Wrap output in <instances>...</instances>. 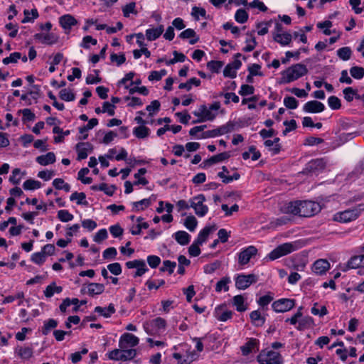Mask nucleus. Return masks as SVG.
Listing matches in <instances>:
<instances>
[{
	"instance_id": "f257e3e1",
	"label": "nucleus",
	"mask_w": 364,
	"mask_h": 364,
	"mask_svg": "<svg viewBox=\"0 0 364 364\" xmlns=\"http://www.w3.org/2000/svg\"><path fill=\"white\" fill-rule=\"evenodd\" d=\"M307 73L308 69L305 65L302 63L294 64L282 72L280 83H290L306 75Z\"/></svg>"
},
{
	"instance_id": "f03ea898",
	"label": "nucleus",
	"mask_w": 364,
	"mask_h": 364,
	"mask_svg": "<svg viewBox=\"0 0 364 364\" xmlns=\"http://www.w3.org/2000/svg\"><path fill=\"white\" fill-rule=\"evenodd\" d=\"M220 108L219 102H215L208 107L205 105L200 106L198 110L193 112L197 117L196 120L193 121V124L200 123L206 121H213L218 115V110Z\"/></svg>"
},
{
	"instance_id": "7ed1b4c3",
	"label": "nucleus",
	"mask_w": 364,
	"mask_h": 364,
	"mask_svg": "<svg viewBox=\"0 0 364 364\" xmlns=\"http://www.w3.org/2000/svg\"><path fill=\"white\" fill-rule=\"evenodd\" d=\"M145 332L150 336H160L166 328V321L161 317H157L143 324Z\"/></svg>"
},
{
	"instance_id": "20e7f679",
	"label": "nucleus",
	"mask_w": 364,
	"mask_h": 364,
	"mask_svg": "<svg viewBox=\"0 0 364 364\" xmlns=\"http://www.w3.org/2000/svg\"><path fill=\"white\" fill-rule=\"evenodd\" d=\"M363 210H364V204H359L353 208L336 213L333 219L341 223H349L358 218Z\"/></svg>"
},
{
	"instance_id": "39448f33",
	"label": "nucleus",
	"mask_w": 364,
	"mask_h": 364,
	"mask_svg": "<svg viewBox=\"0 0 364 364\" xmlns=\"http://www.w3.org/2000/svg\"><path fill=\"white\" fill-rule=\"evenodd\" d=\"M257 361L259 364H283L282 355L274 350H262L257 356Z\"/></svg>"
},
{
	"instance_id": "423d86ee",
	"label": "nucleus",
	"mask_w": 364,
	"mask_h": 364,
	"mask_svg": "<svg viewBox=\"0 0 364 364\" xmlns=\"http://www.w3.org/2000/svg\"><path fill=\"white\" fill-rule=\"evenodd\" d=\"M326 164L327 162L323 158L312 159L306 164L302 171V173L306 175H318L326 168Z\"/></svg>"
},
{
	"instance_id": "0eeeda50",
	"label": "nucleus",
	"mask_w": 364,
	"mask_h": 364,
	"mask_svg": "<svg viewBox=\"0 0 364 364\" xmlns=\"http://www.w3.org/2000/svg\"><path fill=\"white\" fill-rule=\"evenodd\" d=\"M321 209L319 203L316 202L311 200L300 202L299 215L301 217H311L319 213Z\"/></svg>"
},
{
	"instance_id": "6e6552de",
	"label": "nucleus",
	"mask_w": 364,
	"mask_h": 364,
	"mask_svg": "<svg viewBox=\"0 0 364 364\" xmlns=\"http://www.w3.org/2000/svg\"><path fill=\"white\" fill-rule=\"evenodd\" d=\"M296 250L295 244L287 242L279 245L273 250L268 255L271 260H274L282 256L287 255Z\"/></svg>"
},
{
	"instance_id": "1a4fd4ad",
	"label": "nucleus",
	"mask_w": 364,
	"mask_h": 364,
	"mask_svg": "<svg viewBox=\"0 0 364 364\" xmlns=\"http://www.w3.org/2000/svg\"><path fill=\"white\" fill-rule=\"evenodd\" d=\"M205 200V198L203 194H199L190 200L191 207L199 217H203L208 211V206L203 204Z\"/></svg>"
},
{
	"instance_id": "9d476101",
	"label": "nucleus",
	"mask_w": 364,
	"mask_h": 364,
	"mask_svg": "<svg viewBox=\"0 0 364 364\" xmlns=\"http://www.w3.org/2000/svg\"><path fill=\"white\" fill-rule=\"evenodd\" d=\"M235 124L232 122H228L226 124L220 126L217 129L208 130L203 133L200 138H213L218 136H221L233 131Z\"/></svg>"
},
{
	"instance_id": "9b49d317",
	"label": "nucleus",
	"mask_w": 364,
	"mask_h": 364,
	"mask_svg": "<svg viewBox=\"0 0 364 364\" xmlns=\"http://www.w3.org/2000/svg\"><path fill=\"white\" fill-rule=\"evenodd\" d=\"M242 56L241 53H236L235 55V60L233 62L228 63L223 70V75L226 77L235 78L237 76V70L240 68L242 65L241 61L239 58Z\"/></svg>"
},
{
	"instance_id": "f8f14e48",
	"label": "nucleus",
	"mask_w": 364,
	"mask_h": 364,
	"mask_svg": "<svg viewBox=\"0 0 364 364\" xmlns=\"http://www.w3.org/2000/svg\"><path fill=\"white\" fill-rule=\"evenodd\" d=\"M257 281V276L254 274L247 275L240 274L235 279V287L239 289H246L251 284L256 283Z\"/></svg>"
},
{
	"instance_id": "ddd939ff",
	"label": "nucleus",
	"mask_w": 364,
	"mask_h": 364,
	"mask_svg": "<svg viewBox=\"0 0 364 364\" xmlns=\"http://www.w3.org/2000/svg\"><path fill=\"white\" fill-rule=\"evenodd\" d=\"M257 254V249L253 246L250 245L243 250L238 255V263L240 265L247 264L250 259L255 257Z\"/></svg>"
},
{
	"instance_id": "4468645a",
	"label": "nucleus",
	"mask_w": 364,
	"mask_h": 364,
	"mask_svg": "<svg viewBox=\"0 0 364 364\" xmlns=\"http://www.w3.org/2000/svg\"><path fill=\"white\" fill-rule=\"evenodd\" d=\"M138 337L130 333H123L119 341V347L122 349L129 347H135L139 344Z\"/></svg>"
},
{
	"instance_id": "2eb2a0df",
	"label": "nucleus",
	"mask_w": 364,
	"mask_h": 364,
	"mask_svg": "<svg viewBox=\"0 0 364 364\" xmlns=\"http://www.w3.org/2000/svg\"><path fill=\"white\" fill-rule=\"evenodd\" d=\"M295 301L290 299H281L275 301L272 307L276 312H286L294 308Z\"/></svg>"
},
{
	"instance_id": "dca6fc26",
	"label": "nucleus",
	"mask_w": 364,
	"mask_h": 364,
	"mask_svg": "<svg viewBox=\"0 0 364 364\" xmlns=\"http://www.w3.org/2000/svg\"><path fill=\"white\" fill-rule=\"evenodd\" d=\"M77 152V159L82 160L87 157L88 153L92 152L93 146L89 142H79L75 146Z\"/></svg>"
},
{
	"instance_id": "f3484780",
	"label": "nucleus",
	"mask_w": 364,
	"mask_h": 364,
	"mask_svg": "<svg viewBox=\"0 0 364 364\" xmlns=\"http://www.w3.org/2000/svg\"><path fill=\"white\" fill-rule=\"evenodd\" d=\"M324 109L325 105L316 100L309 101L303 107V110L307 113H320Z\"/></svg>"
},
{
	"instance_id": "a211bd4d",
	"label": "nucleus",
	"mask_w": 364,
	"mask_h": 364,
	"mask_svg": "<svg viewBox=\"0 0 364 364\" xmlns=\"http://www.w3.org/2000/svg\"><path fill=\"white\" fill-rule=\"evenodd\" d=\"M34 38L36 40H38L43 44L47 45H53L56 43L58 41V38L54 33H38L34 35Z\"/></svg>"
},
{
	"instance_id": "6ab92c4d",
	"label": "nucleus",
	"mask_w": 364,
	"mask_h": 364,
	"mask_svg": "<svg viewBox=\"0 0 364 364\" xmlns=\"http://www.w3.org/2000/svg\"><path fill=\"white\" fill-rule=\"evenodd\" d=\"M330 268V263L328 260L324 259H319L316 260L313 266L312 270L316 274L322 275L326 272Z\"/></svg>"
},
{
	"instance_id": "aec40b11",
	"label": "nucleus",
	"mask_w": 364,
	"mask_h": 364,
	"mask_svg": "<svg viewBox=\"0 0 364 364\" xmlns=\"http://www.w3.org/2000/svg\"><path fill=\"white\" fill-rule=\"evenodd\" d=\"M255 349L259 350V341L256 338H250L249 341L240 347L241 352L243 355H247Z\"/></svg>"
},
{
	"instance_id": "412c9836",
	"label": "nucleus",
	"mask_w": 364,
	"mask_h": 364,
	"mask_svg": "<svg viewBox=\"0 0 364 364\" xmlns=\"http://www.w3.org/2000/svg\"><path fill=\"white\" fill-rule=\"evenodd\" d=\"M164 31V25H159L156 28H151L146 30V38L149 41L159 38Z\"/></svg>"
},
{
	"instance_id": "4be33fe9",
	"label": "nucleus",
	"mask_w": 364,
	"mask_h": 364,
	"mask_svg": "<svg viewBox=\"0 0 364 364\" xmlns=\"http://www.w3.org/2000/svg\"><path fill=\"white\" fill-rule=\"evenodd\" d=\"M59 23L65 30L70 31L72 26L77 24V20L70 14H65L60 17Z\"/></svg>"
},
{
	"instance_id": "5701e85b",
	"label": "nucleus",
	"mask_w": 364,
	"mask_h": 364,
	"mask_svg": "<svg viewBox=\"0 0 364 364\" xmlns=\"http://www.w3.org/2000/svg\"><path fill=\"white\" fill-rule=\"evenodd\" d=\"M223 306L216 307L215 309V314L218 321L225 322L232 317L233 312L229 310L223 311Z\"/></svg>"
},
{
	"instance_id": "b1692460",
	"label": "nucleus",
	"mask_w": 364,
	"mask_h": 364,
	"mask_svg": "<svg viewBox=\"0 0 364 364\" xmlns=\"http://www.w3.org/2000/svg\"><path fill=\"white\" fill-rule=\"evenodd\" d=\"M215 230V225L205 227L203 230H201L199 232L195 242H196L198 244L202 245L207 240L209 235Z\"/></svg>"
},
{
	"instance_id": "393cba45",
	"label": "nucleus",
	"mask_w": 364,
	"mask_h": 364,
	"mask_svg": "<svg viewBox=\"0 0 364 364\" xmlns=\"http://www.w3.org/2000/svg\"><path fill=\"white\" fill-rule=\"evenodd\" d=\"M16 353L23 360H28L33 355V348L31 346H20L16 348Z\"/></svg>"
},
{
	"instance_id": "a878e982",
	"label": "nucleus",
	"mask_w": 364,
	"mask_h": 364,
	"mask_svg": "<svg viewBox=\"0 0 364 364\" xmlns=\"http://www.w3.org/2000/svg\"><path fill=\"white\" fill-rule=\"evenodd\" d=\"M179 38L182 39L190 38L189 43L191 45H194L199 41V37L196 35V33L192 28H187L182 31L179 35Z\"/></svg>"
},
{
	"instance_id": "bb28decb",
	"label": "nucleus",
	"mask_w": 364,
	"mask_h": 364,
	"mask_svg": "<svg viewBox=\"0 0 364 364\" xmlns=\"http://www.w3.org/2000/svg\"><path fill=\"white\" fill-rule=\"evenodd\" d=\"M299 207H300V202H298V201L289 202V203L284 204L282 206V210L284 213L299 215Z\"/></svg>"
},
{
	"instance_id": "cd10ccee",
	"label": "nucleus",
	"mask_w": 364,
	"mask_h": 364,
	"mask_svg": "<svg viewBox=\"0 0 364 364\" xmlns=\"http://www.w3.org/2000/svg\"><path fill=\"white\" fill-rule=\"evenodd\" d=\"M230 157L229 152H223L217 155L211 156L210 159L205 161L203 163L205 166H211L213 164L222 162Z\"/></svg>"
},
{
	"instance_id": "c85d7f7f",
	"label": "nucleus",
	"mask_w": 364,
	"mask_h": 364,
	"mask_svg": "<svg viewBox=\"0 0 364 364\" xmlns=\"http://www.w3.org/2000/svg\"><path fill=\"white\" fill-rule=\"evenodd\" d=\"M98 124V119L97 118H92L88 121V123L86 125H84L79 128V132L80 134H82L83 136L82 137H80L79 139L80 140H85L87 138L88 134H87V132L90 129H92L95 126H97Z\"/></svg>"
},
{
	"instance_id": "c756f323",
	"label": "nucleus",
	"mask_w": 364,
	"mask_h": 364,
	"mask_svg": "<svg viewBox=\"0 0 364 364\" xmlns=\"http://www.w3.org/2000/svg\"><path fill=\"white\" fill-rule=\"evenodd\" d=\"M36 162L42 166H47L55 161V155L53 152H48L45 155L38 156Z\"/></svg>"
},
{
	"instance_id": "7c9ffc66",
	"label": "nucleus",
	"mask_w": 364,
	"mask_h": 364,
	"mask_svg": "<svg viewBox=\"0 0 364 364\" xmlns=\"http://www.w3.org/2000/svg\"><path fill=\"white\" fill-rule=\"evenodd\" d=\"M274 40L282 46H287L291 42L292 36L287 32L276 33L273 36Z\"/></svg>"
},
{
	"instance_id": "2f4dec72",
	"label": "nucleus",
	"mask_w": 364,
	"mask_h": 364,
	"mask_svg": "<svg viewBox=\"0 0 364 364\" xmlns=\"http://www.w3.org/2000/svg\"><path fill=\"white\" fill-rule=\"evenodd\" d=\"M104 291V284L100 283H90L88 284L87 292L90 296H94L95 295L101 294Z\"/></svg>"
},
{
	"instance_id": "473e14b6",
	"label": "nucleus",
	"mask_w": 364,
	"mask_h": 364,
	"mask_svg": "<svg viewBox=\"0 0 364 364\" xmlns=\"http://www.w3.org/2000/svg\"><path fill=\"white\" fill-rule=\"evenodd\" d=\"M174 238L181 245H186L191 240V235L186 231L179 230L174 233Z\"/></svg>"
},
{
	"instance_id": "72a5a7b5",
	"label": "nucleus",
	"mask_w": 364,
	"mask_h": 364,
	"mask_svg": "<svg viewBox=\"0 0 364 364\" xmlns=\"http://www.w3.org/2000/svg\"><path fill=\"white\" fill-rule=\"evenodd\" d=\"M250 317L252 324L255 326H262L265 322V318L258 311H253L250 313Z\"/></svg>"
},
{
	"instance_id": "f704fd0d",
	"label": "nucleus",
	"mask_w": 364,
	"mask_h": 364,
	"mask_svg": "<svg viewBox=\"0 0 364 364\" xmlns=\"http://www.w3.org/2000/svg\"><path fill=\"white\" fill-rule=\"evenodd\" d=\"M63 291V287L57 286L55 282H52L50 284L46 287L44 294L47 298L52 297L54 294H60Z\"/></svg>"
},
{
	"instance_id": "c9c22d12",
	"label": "nucleus",
	"mask_w": 364,
	"mask_h": 364,
	"mask_svg": "<svg viewBox=\"0 0 364 364\" xmlns=\"http://www.w3.org/2000/svg\"><path fill=\"white\" fill-rule=\"evenodd\" d=\"M95 311L103 316L105 318H109L115 312L114 306L113 304H109L107 308L97 306Z\"/></svg>"
},
{
	"instance_id": "e433bc0d",
	"label": "nucleus",
	"mask_w": 364,
	"mask_h": 364,
	"mask_svg": "<svg viewBox=\"0 0 364 364\" xmlns=\"http://www.w3.org/2000/svg\"><path fill=\"white\" fill-rule=\"evenodd\" d=\"M151 204V199L150 198H144L139 201L133 202V211L137 212L139 210H144L148 207H149Z\"/></svg>"
},
{
	"instance_id": "4c0bfd02",
	"label": "nucleus",
	"mask_w": 364,
	"mask_h": 364,
	"mask_svg": "<svg viewBox=\"0 0 364 364\" xmlns=\"http://www.w3.org/2000/svg\"><path fill=\"white\" fill-rule=\"evenodd\" d=\"M358 135V132L340 134L338 136L337 146H341V145L345 144L346 142L354 139Z\"/></svg>"
},
{
	"instance_id": "58836bf2",
	"label": "nucleus",
	"mask_w": 364,
	"mask_h": 364,
	"mask_svg": "<svg viewBox=\"0 0 364 364\" xmlns=\"http://www.w3.org/2000/svg\"><path fill=\"white\" fill-rule=\"evenodd\" d=\"M150 129L145 126H139L133 129L134 135L138 139H144L149 135Z\"/></svg>"
},
{
	"instance_id": "ea45409f",
	"label": "nucleus",
	"mask_w": 364,
	"mask_h": 364,
	"mask_svg": "<svg viewBox=\"0 0 364 364\" xmlns=\"http://www.w3.org/2000/svg\"><path fill=\"white\" fill-rule=\"evenodd\" d=\"M85 198H86V195L83 192L78 193V192L75 191V192L71 194V196H70V200L71 201L76 200L77 205H87L88 203L85 200Z\"/></svg>"
},
{
	"instance_id": "a19ab883",
	"label": "nucleus",
	"mask_w": 364,
	"mask_h": 364,
	"mask_svg": "<svg viewBox=\"0 0 364 364\" xmlns=\"http://www.w3.org/2000/svg\"><path fill=\"white\" fill-rule=\"evenodd\" d=\"M337 55L342 60H348L352 55V50L350 47H343L337 50Z\"/></svg>"
},
{
	"instance_id": "79ce46f5",
	"label": "nucleus",
	"mask_w": 364,
	"mask_h": 364,
	"mask_svg": "<svg viewBox=\"0 0 364 364\" xmlns=\"http://www.w3.org/2000/svg\"><path fill=\"white\" fill-rule=\"evenodd\" d=\"M314 320L311 316H306L299 321V325L296 327L298 330L302 331L312 326Z\"/></svg>"
},
{
	"instance_id": "37998d69",
	"label": "nucleus",
	"mask_w": 364,
	"mask_h": 364,
	"mask_svg": "<svg viewBox=\"0 0 364 364\" xmlns=\"http://www.w3.org/2000/svg\"><path fill=\"white\" fill-rule=\"evenodd\" d=\"M361 267V262L359 255L352 257L346 264V268L343 269L346 271L349 269H355Z\"/></svg>"
},
{
	"instance_id": "c03bdc74",
	"label": "nucleus",
	"mask_w": 364,
	"mask_h": 364,
	"mask_svg": "<svg viewBox=\"0 0 364 364\" xmlns=\"http://www.w3.org/2000/svg\"><path fill=\"white\" fill-rule=\"evenodd\" d=\"M201 82L199 79H197L196 77H192L189 79L186 82L181 83L178 86L179 89H186V90L189 91L192 88V85H195L196 87L199 86L200 85Z\"/></svg>"
},
{
	"instance_id": "a18cd8bd",
	"label": "nucleus",
	"mask_w": 364,
	"mask_h": 364,
	"mask_svg": "<svg viewBox=\"0 0 364 364\" xmlns=\"http://www.w3.org/2000/svg\"><path fill=\"white\" fill-rule=\"evenodd\" d=\"M233 304L239 312H243L247 309V307L244 305V298L242 295H237L233 297Z\"/></svg>"
},
{
	"instance_id": "49530a36",
	"label": "nucleus",
	"mask_w": 364,
	"mask_h": 364,
	"mask_svg": "<svg viewBox=\"0 0 364 364\" xmlns=\"http://www.w3.org/2000/svg\"><path fill=\"white\" fill-rule=\"evenodd\" d=\"M23 13L25 17L21 21L23 23L33 21L34 19L38 17V13L37 9H32L31 12L28 10L26 9L24 10Z\"/></svg>"
},
{
	"instance_id": "de8ad7c7",
	"label": "nucleus",
	"mask_w": 364,
	"mask_h": 364,
	"mask_svg": "<svg viewBox=\"0 0 364 364\" xmlns=\"http://www.w3.org/2000/svg\"><path fill=\"white\" fill-rule=\"evenodd\" d=\"M198 225V221L193 215H189L185 219L184 225L191 232H193Z\"/></svg>"
},
{
	"instance_id": "09e8293b",
	"label": "nucleus",
	"mask_w": 364,
	"mask_h": 364,
	"mask_svg": "<svg viewBox=\"0 0 364 364\" xmlns=\"http://www.w3.org/2000/svg\"><path fill=\"white\" fill-rule=\"evenodd\" d=\"M58 326V322L55 319L50 318L44 322V326L42 329L43 335H48L50 330L55 328Z\"/></svg>"
},
{
	"instance_id": "8fccbe9b",
	"label": "nucleus",
	"mask_w": 364,
	"mask_h": 364,
	"mask_svg": "<svg viewBox=\"0 0 364 364\" xmlns=\"http://www.w3.org/2000/svg\"><path fill=\"white\" fill-rule=\"evenodd\" d=\"M122 12L124 17H129L130 14H137L136 3L132 1L122 7Z\"/></svg>"
},
{
	"instance_id": "3c124183",
	"label": "nucleus",
	"mask_w": 364,
	"mask_h": 364,
	"mask_svg": "<svg viewBox=\"0 0 364 364\" xmlns=\"http://www.w3.org/2000/svg\"><path fill=\"white\" fill-rule=\"evenodd\" d=\"M230 282V279L229 277H223L220 281H218L216 284L215 291L217 292H220L222 289L225 291H228L229 287L228 284Z\"/></svg>"
},
{
	"instance_id": "603ef678",
	"label": "nucleus",
	"mask_w": 364,
	"mask_h": 364,
	"mask_svg": "<svg viewBox=\"0 0 364 364\" xmlns=\"http://www.w3.org/2000/svg\"><path fill=\"white\" fill-rule=\"evenodd\" d=\"M249 15L245 9L237 10L235 14V19L240 23H244L248 20Z\"/></svg>"
},
{
	"instance_id": "864d4df0",
	"label": "nucleus",
	"mask_w": 364,
	"mask_h": 364,
	"mask_svg": "<svg viewBox=\"0 0 364 364\" xmlns=\"http://www.w3.org/2000/svg\"><path fill=\"white\" fill-rule=\"evenodd\" d=\"M41 183L33 179H28L23 184V188L25 190H35L41 188Z\"/></svg>"
},
{
	"instance_id": "5fc2aeb1",
	"label": "nucleus",
	"mask_w": 364,
	"mask_h": 364,
	"mask_svg": "<svg viewBox=\"0 0 364 364\" xmlns=\"http://www.w3.org/2000/svg\"><path fill=\"white\" fill-rule=\"evenodd\" d=\"M59 97L61 100L67 102L73 101L75 100V94L68 89H63L59 92Z\"/></svg>"
},
{
	"instance_id": "6e6d98bb",
	"label": "nucleus",
	"mask_w": 364,
	"mask_h": 364,
	"mask_svg": "<svg viewBox=\"0 0 364 364\" xmlns=\"http://www.w3.org/2000/svg\"><path fill=\"white\" fill-rule=\"evenodd\" d=\"M351 76L357 80H360L364 77V68L359 66H353L350 69Z\"/></svg>"
},
{
	"instance_id": "4d7b16f0",
	"label": "nucleus",
	"mask_w": 364,
	"mask_h": 364,
	"mask_svg": "<svg viewBox=\"0 0 364 364\" xmlns=\"http://www.w3.org/2000/svg\"><path fill=\"white\" fill-rule=\"evenodd\" d=\"M122 361H127L133 359L136 355V351L135 349L124 348L122 349Z\"/></svg>"
},
{
	"instance_id": "13d9d810",
	"label": "nucleus",
	"mask_w": 364,
	"mask_h": 364,
	"mask_svg": "<svg viewBox=\"0 0 364 364\" xmlns=\"http://www.w3.org/2000/svg\"><path fill=\"white\" fill-rule=\"evenodd\" d=\"M284 105L287 108L294 109L298 107L299 102L295 97L287 96L284 98Z\"/></svg>"
},
{
	"instance_id": "bf43d9fd",
	"label": "nucleus",
	"mask_w": 364,
	"mask_h": 364,
	"mask_svg": "<svg viewBox=\"0 0 364 364\" xmlns=\"http://www.w3.org/2000/svg\"><path fill=\"white\" fill-rule=\"evenodd\" d=\"M191 15L197 21L199 19L200 16L205 19L208 18L206 16V11L203 8L200 7L193 6L192 9Z\"/></svg>"
},
{
	"instance_id": "052dcab7",
	"label": "nucleus",
	"mask_w": 364,
	"mask_h": 364,
	"mask_svg": "<svg viewBox=\"0 0 364 364\" xmlns=\"http://www.w3.org/2000/svg\"><path fill=\"white\" fill-rule=\"evenodd\" d=\"M176 266V263L175 262H171L170 260H164L163 262V266L160 268V271H168L169 274H171L173 272Z\"/></svg>"
},
{
	"instance_id": "680f3d73",
	"label": "nucleus",
	"mask_w": 364,
	"mask_h": 364,
	"mask_svg": "<svg viewBox=\"0 0 364 364\" xmlns=\"http://www.w3.org/2000/svg\"><path fill=\"white\" fill-rule=\"evenodd\" d=\"M21 58V53L19 52H14L10 54L9 57H6L3 59L2 62L4 65H8L9 63H16L18 60Z\"/></svg>"
},
{
	"instance_id": "e2e57ef3",
	"label": "nucleus",
	"mask_w": 364,
	"mask_h": 364,
	"mask_svg": "<svg viewBox=\"0 0 364 364\" xmlns=\"http://www.w3.org/2000/svg\"><path fill=\"white\" fill-rule=\"evenodd\" d=\"M58 218L62 222H69L73 219V215L67 210H60L58 212Z\"/></svg>"
},
{
	"instance_id": "0e129e2a",
	"label": "nucleus",
	"mask_w": 364,
	"mask_h": 364,
	"mask_svg": "<svg viewBox=\"0 0 364 364\" xmlns=\"http://www.w3.org/2000/svg\"><path fill=\"white\" fill-rule=\"evenodd\" d=\"M328 106L334 110L338 109L341 107V100L336 96H331L328 99Z\"/></svg>"
},
{
	"instance_id": "69168bd1",
	"label": "nucleus",
	"mask_w": 364,
	"mask_h": 364,
	"mask_svg": "<svg viewBox=\"0 0 364 364\" xmlns=\"http://www.w3.org/2000/svg\"><path fill=\"white\" fill-rule=\"evenodd\" d=\"M79 299L77 298H73L72 299L69 298L65 299L62 304L60 305L59 308L61 312L65 313L66 311V309L71 305V304H78Z\"/></svg>"
},
{
	"instance_id": "338daca9",
	"label": "nucleus",
	"mask_w": 364,
	"mask_h": 364,
	"mask_svg": "<svg viewBox=\"0 0 364 364\" xmlns=\"http://www.w3.org/2000/svg\"><path fill=\"white\" fill-rule=\"evenodd\" d=\"M46 255L45 254L41 251L39 252H35L31 256V261L37 264H42L46 261Z\"/></svg>"
},
{
	"instance_id": "774afa93",
	"label": "nucleus",
	"mask_w": 364,
	"mask_h": 364,
	"mask_svg": "<svg viewBox=\"0 0 364 364\" xmlns=\"http://www.w3.org/2000/svg\"><path fill=\"white\" fill-rule=\"evenodd\" d=\"M223 65V62L216 60H211L207 64L208 68L213 73H219Z\"/></svg>"
}]
</instances>
